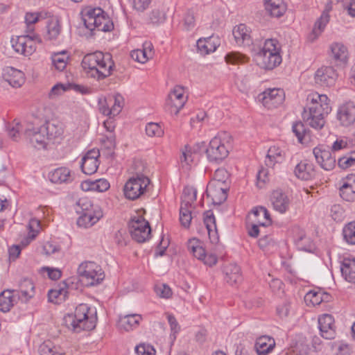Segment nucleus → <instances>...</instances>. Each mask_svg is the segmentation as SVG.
Listing matches in <instances>:
<instances>
[{
    "mask_svg": "<svg viewBox=\"0 0 355 355\" xmlns=\"http://www.w3.org/2000/svg\"><path fill=\"white\" fill-rule=\"evenodd\" d=\"M40 224V220L35 218L30 220L28 223L29 232L28 236L21 241V244L24 246L27 245L31 241L35 239L39 232Z\"/></svg>",
    "mask_w": 355,
    "mask_h": 355,
    "instance_id": "nucleus-42",
    "label": "nucleus"
},
{
    "mask_svg": "<svg viewBox=\"0 0 355 355\" xmlns=\"http://www.w3.org/2000/svg\"><path fill=\"white\" fill-rule=\"evenodd\" d=\"M294 172L296 177L302 180H311L315 178L316 174L313 164L306 162H301L297 164Z\"/></svg>",
    "mask_w": 355,
    "mask_h": 355,
    "instance_id": "nucleus-27",
    "label": "nucleus"
},
{
    "mask_svg": "<svg viewBox=\"0 0 355 355\" xmlns=\"http://www.w3.org/2000/svg\"><path fill=\"white\" fill-rule=\"evenodd\" d=\"M197 46L201 53L208 54L211 51H214L216 50V47L211 49V41L209 39L208 40H199L197 42Z\"/></svg>",
    "mask_w": 355,
    "mask_h": 355,
    "instance_id": "nucleus-61",
    "label": "nucleus"
},
{
    "mask_svg": "<svg viewBox=\"0 0 355 355\" xmlns=\"http://www.w3.org/2000/svg\"><path fill=\"white\" fill-rule=\"evenodd\" d=\"M187 248L190 253L199 260H202L206 253L200 240L195 238L189 240Z\"/></svg>",
    "mask_w": 355,
    "mask_h": 355,
    "instance_id": "nucleus-39",
    "label": "nucleus"
},
{
    "mask_svg": "<svg viewBox=\"0 0 355 355\" xmlns=\"http://www.w3.org/2000/svg\"><path fill=\"white\" fill-rule=\"evenodd\" d=\"M110 104L113 103L111 109L112 110V116L118 115L124 106V98L120 94H116L113 98H109Z\"/></svg>",
    "mask_w": 355,
    "mask_h": 355,
    "instance_id": "nucleus-47",
    "label": "nucleus"
},
{
    "mask_svg": "<svg viewBox=\"0 0 355 355\" xmlns=\"http://www.w3.org/2000/svg\"><path fill=\"white\" fill-rule=\"evenodd\" d=\"M135 352L138 355H155V349L148 344L141 343L135 347Z\"/></svg>",
    "mask_w": 355,
    "mask_h": 355,
    "instance_id": "nucleus-60",
    "label": "nucleus"
},
{
    "mask_svg": "<svg viewBox=\"0 0 355 355\" xmlns=\"http://www.w3.org/2000/svg\"><path fill=\"white\" fill-rule=\"evenodd\" d=\"M146 132L149 137H160L163 135L164 131L156 123H149L146 126Z\"/></svg>",
    "mask_w": 355,
    "mask_h": 355,
    "instance_id": "nucleus-58",
    "label": "nucleus"
},
{
    "mask_svg": "<svg viewBox=\"0 0 355 355\" xmlns=\"http://www.w3.org/2000/svg\"><path fill=\"white\" fill-rule=\"evenodd\" d=\"M165 13L158 8L153 9L149 15V20L153 24H159L165 21Z\"/></svg>",
    "mask_w": 355,
    "mask_h": 355,
    "instance_id": "nucleus-56",
    "label": "nucleus"
},
{
    "mask_svg": "<svg viewBox=\"0 0 355 355\" xmlns=\"http://www.w3.org/2000/svg\"><path fill=\"white\" fill-rule=\"evenodd\" d=\"M204 223L207 230L209 238L212 243H217L219 241V236L216 225V218L211 210H208L204 214Z\"/></svg>",
    "mask_w": 355,
    "mask_h": 355,
    "instance_id": "nucleus-24",
    "label": "nucleus"
},
{
    "mask_svg": "<svg viewBox=\"0 0 355 355\" xmlns=\"http://www.w3.org/2000/svg\"><path fill=\"white\" fill-rule=\"evenodd\" d=\"M24 135L35 148L44 149L46 147L49 139L45 132L42 130V125L40 128H27Z\"/></svg>",
    "mask_w": 355,
    "mask_h": 355,
    "instance_id": "nucleus-10",
    "label": "nucleus"
},
{
    "mask_svg": "<svg viewBox=\"0 0 355 355\" xmlns=\"http://www.w3.org/2000/svg\"><path fill=\"white\" fill-rule=\"evenodd\" d=\"M329 20V15L327 12H323L320 17L315 23L311 33L309 35V40L313 42L321 34L324 27Z\"/></svg>",
    "mask_w": 355,
    "mask_h": 355,
    "instance_id": "nucleus-36",
    "label": "nucleus"
},
{
    "mask_svg": "<svg viewBox=\"0 0 355 355\" xmlns=\"http://www.w3.org/2000/svg\"><path fill=\"white\" fill-rule=\"evenodd\" d=\"M19 300L15 291H3L0 294V310L4 313L9 311Z\"/></svg>",
    "mask_w": 355,
    "mask_h": 355,
    "instance_id": "nucleus-30",
    "label": "nucleus"
},
{
    "mask_svg": "<svg viewBox=\"0 0 355 355\" xmlns=\"http://www.w3.org/2000/svg\"><path fill=\"white\" fill-rule=\"evenodd\" d=\"M22 128L23 125L17 119H15L8 125L7 130L8 136L12 140L17 141L20 138V132L22 130Z\"/></svg>",
    "mask_w": 355,
    "mask_h": 355,
    "instance_id": "nucleus-44",
    "label": "nucleus"
},
{
    "mask_svg": "<svg viewBox=\"0 0 355 355\" xmlns=\"http://www.w3.org/2000/svg\"><path fill=\"white\" fill-rule=\"evenodd\" d=\"M89 307L85 304H79L75 309L74 314H67L64 317L66 327L74 332L83 330L89 331L96 325V320L88 316Z\"/></svg>",
    "mask_w": 355,
    "mask_h": 355,
    "instance_id": "nucleus-3",
    "label": "nucleus"
},
{
    "mask_svg": "<svg viewBox=\"0 0 355 355\" xmlns=\"http://www.w3.org/2000/svg\"><path fill=\"white\" fill-rule=\"evenodd\" d=\"M292 129L300 143L305 144L310 141V131L305 128L302 121L294 123Z\"/></svg>",
    "mask_w": 355,
    "mask_h": 355,
    "instance_id": "nucleus-37",
    "label": "nucleus"
},
{
    "mask_svg": "<svg viewBox=\"0 0 355 355\" xmlns=\"http://www.w3.org/2000/svg\"><path fill=\"white\" fill-rule=\"evenodd\" d=\"M337 76L332 67H322L315 72V82L322 87H330L335 83Z\"/></svg>",
    "mask_w": 355,
    "mask_h": 355,
    "instance_id": "nucleus-14",
    "label": "nucleus"
},
{
    "mask_svg": "<svg viewBox=\"0 0 355 355\" xmlns=\"http://www.w3.org/2000/svg\"><path fill=\"white\" fill-rule=\"evenodd\" d=\"M319 329L321 336L328 340L334 339L336 336L334 319L329 314H324L318 318Z\"/></svg>",
    "mask_w": 355,
    "mask_h": 355,
    "instance_id": "nucleus-18",
    "label": "nucleus"
},
{
    "mask_svg": "<svg viewBox=\"0 0 355 355\" xmlns=\"http://www.w3.org/2000/svg\"><path fill=\"white\" fill-rule=\"evenodd\" d=\"M98 110L99 112L105 116H108L110 118L112 116V110L111 107H110V102L109 100L107 99H100L98 101Z\"/></svg>",
    "mask_w": 355,
    "mask_h": 355,
    "instance_id": "nucleus-62",
    "label": "nucleus"
},
{
    "mask_svg": "<svg viewBox=\"0 0 355 355\" xmlns=\"http://www.w3.org/2000/svg\"><path fill=\"white\" fill-rule=\"evenodd\" d=\"M187 101L184 96V88L176 85L168 94L166 98V104L173 109L171 112L178 115L180 110L184 107Z\"/></svg>",
    "mask_w": 355,
    "mask_h": 355,
    "instance_id": "nucleus-11",
    "label": "nucleus"
},
{
    "mask_svg": "<svg viewBox=\"0 0 355 355\" xmlns=\"http://www.w3.org/2000/svg\"><path fill=\"white\" fill-rule=\"evenodd\" d=\"M55 347L49 341L44 342L39 347L40 355H53Z\"/></svg>",
    "mask_w": 355,
    "mask_h": 355,
    "instance_id": "nucleus-64",
    "label": "nucleus"
},
{
    "mask_svg": "<svg viewBox=\"0 0 355 355\" xmlns=\"http://www.w3.org/2000/svg\"><path fill=\"white\" fill-rule=\"evenodd\" d=\"M104 11L100 8H88L83 12V20L85 27L90 30L95 29L103 32L110 31L114 24L103 15Z\"/></svg>",
    "mask_w": 355,
    "mask_h": 355,
    "instance_id": "nucleus-6",
    "label": "nucleus"
},
{
    "mask_svg": "<svg viewBox=\"0 0 355 355\" xmlns=\"http://www.w3.org/2000/svg\"><path fill=\"white\" fill-rule=\"evenodd\" d=\"M297 248L302 251L310 252L312 249V243L303 232H300L294 239Z\"/></svg>",
    "mask_w": 355,
    "mask_h": 355,
    "instance_id": "nucleus-40",
    "label": "nucleus"
},
{
    "mask_svg": "<svg viewBox=\"0 0 355 355\" xmlns=\"http://www.w3.org/2000/svg\"><path fill=\"white\" fill-rule=\"evenodd\" d=\"M68 58L69 56L66 51L58 52L52 55V63L55 69L59 71H62L67 66Z\"/></svg>",
    "mask_w": 355,
    "mask_h": 355,
    "instance_id": "nucleus-43",
    "label": "nucleus"
},
{
    "mask_svg": "<svg viewBox=\"0 0 355 355\" xmlns=\"http://www.w3.org/2000/svg\"><path fill=\"white\" fill-rule=\"evenodd\" d=\"M232 34L239 45L249 46L252 43L250 31L243 24L236 26L232 31Z\"/></svg>",
    "mask_w": 355,
    "mask_h": 355,
    "instance_id": "nucleus-23",
    "label": "nucleus"
},
{
    "mask_svg": "<svg viewBox=\"0 0 355 355\" xmlns=\"http://www.w3.org/2000/svg\"><path fill=\"white\" fill-rule=\"evenodd\" d=\"M150 184L149 178L141 172H136L125 183L123 191L125 198L135 200L143 195Z\"/></svg>",
    "mask_w": 355,
    "mask_h": 355,
    "instance_id": "nucleus-8",
    "label": "nucleus"
},
{
    "mask_svg": "<svg viewBox=\"0 0 355 355\" xmlns=\"http://www.w3.org/2000/svg\"><path fill=\"white\" fill-rule=\"evenodd\" d=\"M225 61L229 64H236L244 63L248 60V58L239 52H231L225 55Z\"/></svg>",
    "mask_w": 355,
    "mask_h": 355,
    "instance_id": "nucleus-52",
    "label": "nucleus"
},
{
    "mask_svg": "<svg viewBox=\"0 0 355 355\" xmlns=\"http://www.w3.org/2000/svg\"><path fill=\"white\" fill-rule=\"evenodd\" d=\"M189 206L181 205L180 209V221L182 227L188 228L192 220L191 212Z\"/></svg>",
    "mask_w": 355,
    "mask_h": 355,
    "instance_id": "nucleus-48",
    "label": "nucleus"
},
{
    "mask_svg": "<svg viewBox=\"0 0 355 355\" xmlns=\"http://www.w3.org/2000/svg\"><path fill=\"white\" fill-rule=\"evenodd\" d=\"M313 153L316 162L323 169L330 171L335 167L336 158L332 156L329 150H327L322 146H318L313 148Z\"/></svg>",
    "mask_w": 355,
    "mask_h": 355,
    "instance_id": "nucleus-13",
    "label": "nucleus"
},
{
    "mask_svg": "<svg viewBox=\"0 0 355 355\" xmlns=\"http://www.w3.org/2000/svg\"><path fill=\"white\" fill-rule=\"evenodd\" d=\"M275 346L274 338L268 336H262L257 339L254 348L259 355H266L274 349Z\"/></svg>",
    "mask_w": 355,
    "mask_h": 355,
    "instance_id": "nucleus-29",
    "label": "nucleus"
},
{
    "mask_svg": "<svg viewBox=\"0 0 355 355\" xmlns=\"http://www.w3.org/2000/svg\"><path fill=\"white\" fill-rule=\"evenodd\" d=\"M100 156L98 150L92 149L89 150L82 158L81 169L82 171L87 175L94 173L98 167V158Z\"/></svg>",
    "mask_w": 355,
    "mask_h": 355,
    "instance_id": "nucleus-16",
    "label": "nucleus"
},
{
    "mask_svg": "<svg viewBox=\"0 0 355 355\" xmlns=\"http://www.w3.org/2000/svg\"><path fill=\"white\" fill-rule=\"evenodd\" d=\"M337 119L343 126H349L355 122V104L347 102L341 105L337 112Z\"/></svg>",
    "mask_w": 355,
    "mask_h": 355,
    "instance_id": "nucleus-17",
    "label": "nucleus"
},
{
    "mask_svg": "<svg viewBox=\"0 0 355 355\" xmlns=\"http://www.w3.org/2000/svg\"><path fill=\"white\" fill-rule=\"evenodd\" d=\"M275 40H266L263 46L254 54V59L258 66L265 69H272L282 62V57Z\"/></svg>",
    "mask_w": 355,
    "mask_h": 355,
    "instance_id": "nucleus-5",
    "label": "nucleus"
},
{
    "mask_svg": "<svg viewBox=\"0 0 355 355\" xmlns=\"http://www.w3.org/2000/svg\"><path fill=\"white\" fill-rule=\"evenodd\" d=\"M24 37V49L26 50V56L31 55L36 49L35 42H41L40 38L37 35H23Z\"/></svg>",
    "mask_w": 355,
    "mask_h": 355,
    "instance_id": "nucleus-46",
    "label": "nucleus"
},
{
    "mask_svg": "<svg viewBox=\"0 0 355 355\" xmlns=\"http://www.w3.org/2000/svg\"><path fill=\"white\" fill-rule=\"evenodd\" d=\"M224 272L226 282L231 285L240 282L242 279L241 268L236 263H230L225 266Z\"/></svg>",
    "mask_w": 355,
    "mask_h": 355,
    "instance_id": "nucleus-33",
    "label": "nucleus"
},
{
    "mask_svg": "<svg viewBox=\"0 0 355 355\" xmlns=\"http://www.w3.org/2000/svg\"><path fill=\"white\" fill-rule=\"evenodd\" d=\"M141 319L142 317L139 314H127L125 315H120L118 320V327L121 329L129 331L137 328Z\"/></svg>",
    "mask_w": 355,
    "mask_h": 355,
    "instance_id": "nucleus-26",
    "label": "nucleus"
},
{
    "mask_svg": "<svg viewBox=\"0 0 355 355\" xmlns=\"http://www.w3.org/2000/svg\"><path fill=\"white\" fill-rule=\"evenodd\" d=\"M285 157V152L280 148L273 146H271L266 155V165L273 167L276 163L282 162Z\"/></svg>",
    "mask_w": 355,
    "mask_h": 355,
    "instance_id": "nucleus-32",
    "label": "nucleus"
},
{
    "mask_svg": "<svg viewBox=\"0 0 355 355\" xmlns=\"http://www.w3.org/2000/svg\"><path fill=\"white\" fill-rule=\"evenodd\" d=\"M155 292L159 297L162 298H169L172 295L171 288L165 284L156 285L155 286Z\"/></svg>",
    "mask_w": 355,
    "mask_h": 355,
    "instance_id": "nucleus-59",
    "label": "nucleus"
},
{
    "mask_svg": "<svg viewBox=\"0 0 355 355\" xmlns=\"http://www.w3.org/2000/svg\"><path fill=\"white\" fill-rule=\"evenodd\" d=\"M340 195L346 201L355 200V191L349 186V184L344 182L340 188Z\"/></svg>",
    "mask_w": 355,
    "mask_h": 355,
    "instance_id": "nucleus-53",
    "label": "nucleus"
},
{
    "mask_svg": "<svg viewBox=\"0 0 355 355\" xmlns=\"http://www.w3.org/2000/svg\"><path fill=\"white\" fill-rule=\"evenodd\" d=\"M17 294V299L22 302H27L29 299L32 298L35 294V286L33 282L24 278L19 283V291H15Z\"/></svg>",
    "mask_w": 355,
    "mask_h": 355,
    "instance_id": "nucleus-22",
    "label": "nucleus"
},
{
    "mask_svg": "<svg viewBox=\"0 0 355 355\" xmlns=\"http://www.w3.org/2000/svg\"><path fill=\"white\" fill-rule=\"evenodd\" d=\"M338 165L340 168L345 169L355 165V150L351 151L344 157H340L338 160Z\"/></svg>",
    "mask_w": 355,
    "mask_h": 355,
    "instance_id": "nucleus-51",
    "label": "nucleus"
},
{
    "mask_svg": "<svg viewBox=\"0 0 355 355\" xmlns=\"http://www.w3.org/2000/svg\"><path fill=\"white\" fill-rule=\"evenodd\" d=\"M229 173L224 168H220L216 170L214 178L211 181H216L218 184L226 185V181L229 179Z\"/></svg>",
    "mask_w": 355,
    "mask_h": 355,
    "instance_id": "nucleus-55",
    "label": "nucleus"
},
{
    "mask_svg": "<svg viewBox=\"0 0 355 355\" xmlns=\"http://www.w3.org/2000/svg\"><path fill=\"white\" fill-rule=\"evenodd\" d=\"M232 137L230 133L223 131L218 132L209 142L206 148L207 159L211 162H220L229 155Z\"/></svg>",
    "mask_w": 355,
    "mask_h": 355,
    "instance_id": "nucleus-4",
    "label": "nucleus"
},
{
    "mask_svg": "<svg viewBox=\"0 0 355 355\" xmlns=\"http://www.w3.org/2000/svg\"><path fill=\"white\" fill-rule=\"evenodd\" d=\"M306 300H309L313 306L319 305L322 302L321 292L311 291L305 296Z\"/></svg>",
    "mask_w": 355,
    "mask_h": 355,
    "instance_id": "nucleus-63",
    "label": "nucleus"
},
{
    "mask_svg": "<svg viewBox=\"0 0 355 355\" xmlns=\"http://www.w3.org/2000/svg\"><path fill=\"white\" fill-rule=\"evenodd\" d=\"M325 94H312L307 97V103L302 114V119L311 128L320 130L325 124L324 117L331 111Z\"/></svg>",
    "mask_w": 355,
    "mask_h": 355,
    "instance_id": "nucleus-1",
    "label": "nucleus"
},
{
    "mask_svg": "<svg viewBox=\"0 0 355 355\" xmlns=\"http://www.w3.org/2000/svg\"><path fill=\"white\" fill-rule=\"evenodd\" d=\"M331 56L336 60L345 62L347 59V47L342 43L334 42L330 46Z\"/></svg>",
    "mask_w": 355,
    "mask_h": 355,
    "instance_id": "nucleus-34",
    "label": "nucleus"
},
{
    "mask_svg": "<svg viewBox=\"0 0 355 355\" xmlns=\"http://www.w3.org/2000/svg\"><path fill=\"white\" fill-rule=\"evenodd\" d=\"M227 188L226 185L218 184L216 181H210L206 189V195L211 199L214 205H220L227 198Z\"/></svg>",
    "mask_w": 355,
    "mask_h": 355,
    "instance_id": "nucleus-12",
    "label": "nucleus"
},
{
    "mask_svg": "<svg viewBox=\"0 0 355 355\" xmlns=\"http://www.w3.org/2000/svg\"><path fill=\"white\" fill-rule=\"evenodd\" d=\"M85 190H94L99 192L107 191L110 188V183L105 179H98L95 181H85L82 184Z\"/></svg>",
    "mask_w": 355,
    "mask_h": 355,
    "instance_id": "nucleus-38",
    "label": "nucleus"
},
{
    "mask_svg": "<svg viewBox=\"0 0 355 355\" xmlns=\"http://www.w3.org/2000/svg\"><path fill=\"white\" fill-rule=\"evenodd\" d=\"M49 180L54 184H62L71 182L73 178L69 168L60 167L49 173Z\"/></svg>",
    "mask_w": 355,
    "mask_h": 355,
    "instance_id": "nucleus-28",
    "label": "nucleus"
},
{
    "mask_svg": "<svg viewBox=\"0 0 355 355\" xmlns=\"http://www.w3.org/2000/svg\"><path fill=\"white\" fill-rule=\"evenodd\" d=\"M3 78L6 82L13 87H20L25 82L24 73L12 67L3 69Z\"/></svg>",
    "mask_w": 355,
    "mask_h": 355,
    "instance_id": "nucleus-20",
    "label": "nucleus"
},
{
    "mask_svg": "<svg viewBox=\"0 0 355 355\" xmlns=\"http://www.w3.org/2000/svg\"><path fill=\"white\" fill-rule=\"evenodd\" d=\"M130 235L137 243L146 241L150 235L151 229L148 221L141 216H134L128 223Z\"/></svg>",
    "mask_w": 355,
    "mask_h": 355,
    "instance_id": "nucleus-9",
    "label": "nucleus"
},
{
    "mask_svg": "<svg viewBox=\"0 0 355 355\" xmlns=\"http://www.w3.org/2000/svg\"><path fill=\"white\" fill-rule=\"evenodd\" d=\"M24 37L23 35L17 37L16 39L12 38L11 44L14 51L17 53L26 56V50L24 49Z\"/></svg>",
    "mask_w": 355,
    "mask_h": 355,
    "instance_id": "nucleus-57",
    "label": "nucleus"
},
{
    "mask_svg": "<svg viewBox=\"0 0 355 355\" xmlns=\"http://www.w3.org/2000/svg\"><path fill=\"white\" fill-rule=\"evenodd\" d=\"M266 10L272 17H280L286 10L283 0H264Z\"/></svg>",
    "mask_w": 355,
    "mask_h": 355,
    "instance_id": "nucleus-31",
    "label": "nucleus"
},
{
    "mask_svg": "<svg viewBox=\"0 0 355 355\" xmlns=\"http://www.w3.org/2000/svg\"><path fill=\"white\" fill-rule=\"evenodd\" d=\"M342 275L349 282H355V260L344 259L341 264Z\"/></svg>",
    "mask_w": 355,
    "mask_h": 355,
    "instance_id": "nucleus-35",
    "label": "nucleus"
},
{
    "mask_svg": "<svg viewBox=\"0 0 355 355\" xmlns=\"http://www.w3.org/2000/svg\"><path fill=\"white\" fill-rule=\"evenodd\" d=\"M78 274L87 286L100 284L105 278L101 267L93 261H85L78 268Z\"/></svg>",
    "mask_w": 355,
    "mask_h": 355,
    "instance_id": "nucleus-7",
    "label": "nucleus"
},
{
    "mask_svg": "<svg viewBox=\"0 0 355 355\" xmlns=\"http://www.w3.org/2000/svg\"><path fill=\"white\" fill-rule=\"evenodd\" d=\"M259 98L264 106H277L283 103L284 93L281 89H268L261 94Z\"/></svg>",
    "mask_w": 355,
    "mask_h": 355,
    "instance_id": "nucleus-15",
    "label": "nucleus"
},
{
    "mask_svg": "<svg viewBox=\"0 0 355 355\" xmlns=\"http://www.w3.org/2000/svg\"><path fill=\"white\" fill-rule=\"evenodd\" d=\"M343 234L346 242L355 244V221L349 223L343 228Z\"/></svg>",
    "mask_w": 355,
    "mask_h": 355,
    "instance_id": "nucleus-50",
    "label": "nucleus"
},
{
    "mask_svg": "<svg viewBox=\"0 0 355 355\" xmlns=\"http://www.w3.org/2000/svg\"><path fill=\"white\" fill-rule=\"evenodd\" d=\"M42 130L45 132L49 141L60 138L64 132L62 123L56 120L46 121L42 125Z\"/></svg>",
    "mask_w": 355,
    "mask_h": 355,
    "instance_id": "nucleus-21",
    "label": "nucleus"
},
{
    "mask_svg": "<svg viewBox=\"0 0 355 355\" xmlns=\"http://www.w3.org/2000/svg\"><path fill=\"white\" fill-rule=\"evenodd\" d=\"M46 28V36L49 40L56 39L60 33V26L58 19H52L49 20L47 24Z\"/></svg>",
    "mask_w": 355,
    "mask_h": 355,
    "instance_id": "nucleus-45",
    "label": "nucleus"
},
{
    "mask_svg": "<svg viewBox=\"0 0 355 355\" xmlns=\"http://www.w3.org/2000/svg\"><path fill=\"white\" fill-rule=\"evenodd\" d=\"M74 209L79 214L100 209L98 207H94L91 200L87 198H80L76 203Z\"/></svg>",
    "mask_w": 355,
    "mask_h": 355,
    "instance_id": "nucleus-41",
    "label": "nucleus"
},
{
    "mask_svg": "<svg viewBox=\"0 0 355 355\" xmlns=\"http://www.w3.org/2000/svg\"><path fill=\"white\" fill-rule=\"evenodd\" d=\"M197 191L193 187H187L183 191V198L181 205L191 206L196 200Z\"/></svg>",
    "mask_w": 355,
    "mask_h": 355,
    "instance_id": "nucleus-49",
    "label": "nucleus"
},
{
    "mask_svg": "<svg viewBox=\"0 0 355 355\" xmlns=\"http://www.w3.org/2000/svg\"><path fill=\"white\" fill-rule=\"evenodd\" d=\"M80 216L77 220V225L79 227L88 228L96 223L103 216L101 209L80 214Z\"/></svg>",
    "mask_w": 355,
    "mask_h": 355,
    "instance_id": "nucleus-25",
    "label": "nucleus"
},
{
    "mask_svg": "<svg viewBox=\"0 0 355 355\" xmlns=\"http://www.w3.org/2000/svg\"><path fill=\"white\" fill-rule=\"evenodd\" d=\"M82 67L89 76L101 80L111 75L114 62L110 54L96 51L84 56Z\"/></svg>",
    "mask_w": 355,
    "mask_h": 355,
    "instance_id": "nucleus-2",
    "label": "nucleus"
},
{
    "mask_svg": "<svg viewBox=\"0 0 355 355\" xmlns=\"http://www.w3.org/2000/svg\"><path fill=\"white\" fill-rule=\"evenodd\" d=\"M253 214H254L255 216H259L261 215L263 216L265 221H257V223L259 224V225L266 227L271 223L270 214L266 208L263 207H259L258 208H256L255 209L253 210Z\"/></svg>",
    "mask_w": 355,
    "mask_h": 355,
    "instance_id": "nucleus-54",
    "label": "nucleus"
},
{
    "mask_svg": "<svg viewBox=\"0 0 355 355\" xmlns=\"http://www.w3.org/2000/svg\"><path fill=\"white\" fill-rule=\"evenodd\" d=\"M270 201L273 208L280 214H284L288 210L290 200L282 190H275L270 196Z\"/></svg>",
    "mask_w": 355,
    "mask_h": 355,
    "instance_id": "nucleus-19",
    "label": "nucleus"
}]
</instances>
